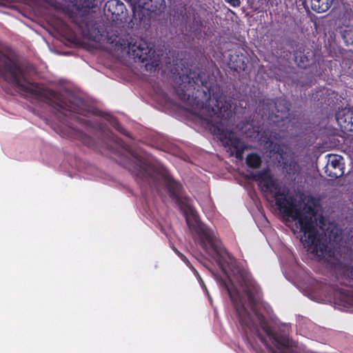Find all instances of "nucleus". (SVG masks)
I'll return each instance as SVG.
<instances>
[{
    "instance_id": "nucleus-15",
    "label": "nucleus",
    "mask_w": 353,
    "mask_h": 353,
    "mask_svg": "<svg viewBox=\"0 0 353 353\" xmlns=\"http://www.w3.org/2000/svg\"><path fill=\"white\" fill-rule=\"evenodd\" d=\"M77 137L83 144L88 148L96 149L97 145L94 139L81 131L77 132Z\"/></svg>"
},
{
    "instance_id": "nucleus-12",
    "label": "nucleus",
    "mask_w": 353,
    "mask_h": 353,
    "mask_svg": "<svg viewBox=\"0 0 353 353\" xmlns=\"http://www.w3.org/2000/svg\"><path fill=\"white\" fill-rule=\"evenodd\" d=\"M311 8L318 12L322 13L327 11L332 6L333 0H310Z\"/></svg>"
},
{
    "instance_id": "nucleus-22",
    "label": "nucleus",
    "mask_w": 353,
    "mask_h": 353,
    "mask_svg": "<svg viewBox=\"0 0 353 353\" xmlns=\"http://www.w3.org/2000/svg\"><path fill=\"white\" fill-rule=\"evenodd\" d=\"M80 121L82 124H83L86 127H90L92 128H101L100 123H99L98 122L94 121H92L90 119H80Z\"/></svg>"
},
{
    "instance_id": "nucleus-13",
    "label": "nucleus",
    "mask_w": 353,
    "mask_h": 353,
    "mask_svg": "<svg viewBox=\"0 0 353 353\" xmlns=\"http://www.w3.org/2000/svg\"><path fill=\"white\" fill-rule=\"evenodd\" d=\"M310 52H307L306 54L304 51L296 50L295 51L294 61L297 63V65L301 68H306L307 66L310 65Z\"/></svg>"
},
{
    "instance_id": "nucleus-8",
    "label": "nucleus",
    "mask_w": 353,
    "mask_h": 353,
    "mask_svg": "<svg viewBox=\"0 0 353 353\" xmlns=\"http://www.w3.org/2000/svg\"><path fill=\"white\" fill-rule=\"evenodd\" d=\"M71 19L83 37L91 40H96L99 37L100 31L97 24L88 15H75L71 17Z\"/></svg>"
},
{
    "instance_id": "nucleus-2",
    "label": "nucleus",
    "mask_w": 353,
    "mask_h": 353,
    "mask_svg": "<svg viewBox=\"0 0 353 353\" xmlns=\"http://www.w3.org/2000/svg\"><path fill=\"white\" fill-rule=\"evenodd\" d=\"M250 178L262 185L263 191L272 195L284 216L295 221V226L301 233L300 240L305 248L320 257L333 256L332 244L340 241L341 231L322 214L316 217L314 203H304L303 208H299L296 199L289 195L287 188L279 183L268 169L261 170Z\"/></svg>"
},
{
    "instance_id": "nucleus-3",
    "label": "nucleus",
    "mask_w": 353,
    "mask_h": 353,
    "mask_svg": "<svg viewBox=\"0 0 353 353\" xmlns=\"http://www.w3.org/2000/svg\"><path fill=\"white\" fill-rule=\"evenodd\" d=\"M131 157L125 165L131 173L137 177L148 181L156 173L163 180L170 197L175 201L181 210H190L188 197L183 192L182 184L176 181L170 172L163 165H154L136 153L129 151Z\"/></svg>"
},
{
    "instance_id": "nucleus-9",
    "label": "nucleus",
    "mask_w": 353,
    "mask_h": 353,
    "mask_svg": "<svg viewBox=\"0 0 353 353\" xmlns=\"http://www.w3.org/2000/svg\"><path fill=\"white\" fill-rule=\"evenodd\" d=\"M248 55V53L245 48L241 46L229 50L228 55V67L237 72L244 71L249 61Z\"/></svg>"
},
{
    "instance_id": "nucleus-19",
    "label": "nucleus",
    "mask_w": 353,
    "mask_h": 353,
    "mask_svg": "<svg viewBox=\"0 0 353 353\" xmlns=\"http://www.w3.org/2000/svg\"><path fill=\"white\" fill-rule=\"evenodd\" d=\"M98 0H78L77 4L79 10H88L93 8L97 6Z\"/></svg>"
},
{
    "instance_id": "nucleus-21",
    "label": "nucleus",
    "mask_w": 353,
    "mask_h": 353,
    "mask_svg": "<svg viewBox=\"0 0 353 353\" xmlns=\"http://www.w3.org/2000/svg\"><path fill=\"white\" fill-rule=\"evenodd\" d=\"M334 296L339 295L341 298L347 296L349 291L343 288L339 287L337 285H334L332 287Z\"/></svg>"
},
{
    "instance_id": "nucleus-18",
    "label": "nucleus",
    "mask_w": 353,
    "mask_h": 353,
    "mask_svg": "<svg viewBox=\"0 0 353 353\" xmlns=\"http://www.w3.org/2000/svg\"><path fill=\"white\" fill-rule=\"evenodd\" d=\"M343 274L345 276L347 283H341V285L344 284L346 287H353V266L347 265L344 268Z\"/></svg>"
},
{
    "instance_id": "nucleus-5",
    "label": "nucleus",
    "mask_w": 353,
    "mask_h": 353,
    "mask_svg": "<svg viewBox=\"0 0 353 353\" xmlns=\"http://www.w3.org/2000/svg\"><path fill=\"white\" fill-rule=\"evenodd\" d=\"M0 77L14 90H21V64L1 50Z\"/></svg>"
},
{
    "instance_id": "nucleus-23",
    "label": "nucleus",
    "mask_w": 353,
    "mask_h": 353,
    "mask_svg": "<svg viewBox=\"0 0 353 353\" xmlns=\"http://www.w3.org/2000/svg\"><path fill=\"white\" fill-rule=\"evenodd\" d=\"M176 253L179 256V257L181 259V260H183L185 263L186 265L196 274H198V272L196 271V270L192 266V265L190 263V261L188 260V259L186 258L185 256H184L183 254H181V252H179V251L176 250Z\"/></svg>"
},
{
    "instance_id": "nucleus-1",
    "label": "nucleus",
    "mask_w": 353,
    "mask_h": 353,
    "mask_svg": "<svg viewBox=\"0 0 353 353\" xmlns=\"http://www.w3.org/2000/svg\"><path fill=\"white\" fill-rule=\"evenodd\" d=\"M182 83L174 88L178 99L195 109L203 110L211 132L225 147L231 150L237 159H243L245 144L228 128V119L232 116V104L223 96L220 86L210 74L199 69L190 70L185 77H180Z\"/></svg>"
},
{
    "instance_id": "nucleus-14",
    "label": "nucleus",
    "mask_w": 353,
    "mask_h": 353,
    "mask_svg": "<svg viewBox=\"0 0 353 353\" xmlns=\"http://www.w3.org/2000/svg\"><path fill=\"white\" fill-rule=\"evenodd\" d=\"M245 163L252 169H258L261 166V157L256 153H250L245 158Z\"/></svg>"
},
{
    "instance_id": "nucleus-27",
    "label": "nucleus",
    "mask_w": 353,
    "mask_h": 353,
    "mask_svg": "<svg viewBox=\"0 0 353 353\" xmlns=\"http://www.w3.org/2000/svg\"><path fill=\"white\" fill-rule=\"evenodd\" d=\"M274 150H275V152L280 154L282 157L283 154H284L283 150L281 148V146L278 144H275L274 147Z\"/></svg>"
},
{
    "instance_id": "nucleus-4",
    "label": "nucleus",
    "mask_w": 353,
    "mask_h": 353,
    "mask_svg": "<svg viewBox=\"0 0 353 353\" xmlns=\"http://www.w3.org/2000/svg\"><path fill=\"white\" fill-rule=\"evenodd\" d=\"M186 222L190 229L195 233L201 247L208 254L216 259L220 268H223L218 243L213 231L205 224L196 219L193 224L190 223L188 219H186Z\"/></svg>"
},
{
    "instance_id": "nucleus-16",
    "label": "nucleus",
    "mask_w": 353,
    "mask_h": 353,
    "mask_svg": "<svg viewBox=\"0 0 353 353\" xmlns=\"http://www.w3.org/2000/svg\"><path fill=\"white\" fill-rule=\"evenodd\" d=\"M341 37L347 45L353 44V27L346 26L341 31Z\"/></svg>"
},
{
    "instance_id": "nucleus-24",
    "label": "nucleus",
    "mask_w": 353,
    "mask_h": 353,
    "mask_svg": "<svg viewBox=\"0 0 353 353\" xmlns=\"http://www.w3.org/2000/svg\"><path fill=\"white\" fill-rule=\"evenodd\" d=\"M349 124H343L342 128L345 131L353 132V115L351 116Z\"/></svg>"
},
{
    "instance_id": "nucleus-10",
    "label": "nucleus",
    "mask_w": 353,
    "mask_h": 353,
    "mask_svg": "<svg viewBox=\"0 0 353 353\" xmlns=\"http://www.w3.org/2000/svg\"><path fill=\"white\" fill-rule=\"evenodd\" d=\"M341 157L339 155H330L328 162L325 166V173L327 176L337 179L343 176V166L341 162Z\"/></svg>"
},
{
    "instance_id": "nucleus-26",
    "label": "nucleus",
    "mask_w": 353,
    "mask_h": 353,
    "mask_svg": "<svg viewBox=\"0 0 353 353\" xmlns=\"http://www.w3.org/2000/svg\"><path fill=\"white\" fill-rule=\"evenodd\" d=\"M225 1L232 7H239L241 4V0H225Z\"/></svg>"
},
{
    "instance_id": "nucleus-25",
    "label": "nucleus",
    "mask_w": 353,
    "mask_h": 353,
    "mask_svg": "<svg viewBox=\"0 0 353 353\" xmlns=\"http://www.w3.org/2000/svg\"><path fill=\"white\" fill-rule=\"evenodd\" d=\"M110 122L112 125L117 130L121 131L122 128L121 127L119 121L116 119L112 118Z\"/></svg>"
},
{
    "instance_id": "nucleus-20",
    "label": "nucleus",
    "mask_w": 353,
    "mask_h": 353,
    "mask_svg": "<svg viewBox=\"0 0 353 353\" xmlns=\"http://www.w3.org/2000/svg\"><path fill=\"white\" fill-rule=\"evenodd\" d=\"M134 2L139 8H144L149 3H151V6L154 3L157 6V4H161L162 2H164V0H134Z\"/></svg>"
},
{
    "instance_id": "nucleus-17",
    "label": "nucleus",
    "mask_w": 353,
    "mask_h": 353,
    "mask_svg": "<svg viewBox=\"0 0 353 353\" xmlns=\"http://www.w3.org/2000/svg\"><path fill=\"white\" fill-rule=\"evenodd\" d=\"M351 116H353V111L350 110L344 112L342 115H341L340 114H337L336 115L337 123H339L341 128L343 124L350 123Z\"/></svg>"
},
{
    "instance_id": "nucleus-7",
    "label": "nucleus",
    "mask_w": 353,
    "mask_h": 353,
    "mask_svg": "<svg viewBox=\"0 0 353 353\" xmlns=\"http://www.w3.org/2000/svg\"><path fill=\"white\" fill-rule=\"evenodd\" d=\"M263 105L270 109L273 107L274 110L268 112V118L273 123H277L288 119L290 115V103L283 98H276L275 100L268 99L263 101Z\"/></svg>"
},
{
    "instance_id": "nucleus-11",
    "label": "nucleus",
    "mask_w": 353,
    "mask_h": 353,
    "mask_svg": "<svg viewBox=\"0 0 353 353\" xmlns=\"http://www.w3.org/2000/svg\"><path fill=\"white\" fill-rule=\"evenodd\" d=\"M105 8L111 12L112 15L116 17L122 14L125 9L124 3L120 0L108 1L105 3Z\"/></svg>"
},
{
    "instance_id": "nucleus-6",
    "label": "nucleus",
    "mask_w": 353,
    "mask_h": 353,
    "mask_svg": "<svg viewBox=\"0 0 353 353\" xmlns=\"http://www.w3.org/2000/svg\"><path fill=\"white\" fill-rule=\"evenodd\" d=\"M123 42L120 43L121 48L123 49L128 48V52L133 58L137 59L142 63L151 59L154 52L150 43L137 35H128L126 41L123 40Z\"/></svg>"
}]
</instances>
